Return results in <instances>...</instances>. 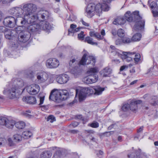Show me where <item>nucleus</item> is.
Returning a JSON list of instances; mask_svg holds the SVG:
<instances>
[{
    "instance_id": "6ab92c4d",
    "label": "nucleus",
    "mask_w": 158,
    "mask_h": 158,
    "mask_svg": "<svg viewBox=\"0 0 158 158\" xmlns=\"http://www.w3.org/2000/svg\"><path fill=\"white\" fill-rule=\"evenodd\" d=\"M17 89V88L15 87L9 89L6 91L10 98H13L15 97L16 94L18 92V90Z\"/></svg>"
},
{
    "instance_id": "13d9d810",
    "label": "nucleus",
    "mask_w": 158,
    "mask_h": 158,
    "mask_svg": "<svg viewBox=\"0 0 158 158\" xmlns=\"http://www.w3.org/2000/svg\"><path fill=\"white\" fill-rule=\"evenodd\" d=\"M31 113V112L30 110H27L26 112H24V115L26 117H28V118H30L31 117V115L28 113Z\"/></svg>"
},
{
    "instance_id": "3c124183",
    "label": "nucleus",
    "mask_w": 158,
    "mask_h": 158,
    "mask_svg": "<svg viewBox=\"0 0 158 158\" xmlns=\"http://www.w3.org/2000/svg\"><path fill=\"white\" fill-rule=\"evenodd\" d=\"M115 43L117 45H119L122 44L123 43L122 39H118L117 40L115 41Z\"/></svg>"
},
{
    "instance_id": "0eeeda50",
    "label": "nucleus",
    "mask_w": 158,
    "mask_h": 158,
    "mask_svg": "<svg viewBox=\"0 0 158 158\" xmlns=\"http://www.w3.org/2000/svg\"><path fill=\"white\" fill-rule=\"evenodd\" d=\"M76 96H78L80 101L85 99L87 96L94 95V89L87 87H79L75 90Z\"/></svg>"
},
{
    "instance_id": "c756f323",
    "label": "nucleus",
    "mask_w": 158,
    "mask_h": 158,
    "mask_svg": "<svg viewBox=\"0 0 158 158\" xmlns=\"http://www.w3.org/2000/svg\"><path fill=\"white\" fill-rule=\"evenodd\" d=\"M98 71V68L95 67L93 68H91L89 69L87 71V73L89 75H94V74H97Z\"/></svg>"
},
{
    "instance_id": "2eb2a0df",
    "label": "nucleus",
    "mask_w": 158,
    "mask_h": 158,
    "mask_svg": "<svg viewBox=\"0 0 158 158\" xmlns=\"http://www.w3.org/2000/svg\"><path fill=\"white\" fill-rule=\"evenodd\" d=\"M101 35L100 33L95 31H91L89 32V35L91 37H94L98 40H102L104 38V36L105 35V31L102 29L101 31Z\"/></svg>"
},
{
    "instance_id": "9d476101",
    "label": "nucleus",
    "mask_w": 158,
    "mask_h": 158,
    "mask_svg": "<svg viewBox=\"0 0 158 158\" xmlns=\"http://www.w3.org/2000/svg\"><path fill=\"white\" fill-rule=\"evenodd\" d=\"M28 30L29 32H21L19 34L18 36L19 41L22 43H25L30 38L31 34L34 33L31 32L28 29Z\"/></svg>"
},
{
    "instance_id": "ea45409f",
    "label": "nucleus",
    "mask_w": 158,
    "mask_h": 158,
    "mask_svg": "<svg viewBox=\"0 0 158 158\" xmlns=\"http://www.w3.org/2000/svg\"><path fill=\"white\" fill-rule=\"evenodd\" d=\"M118 35L120 37H123L124 36V32L122 29H119L118 30Z\"/></svg>"
},
{
    "instance_id": "c03bdc74",
    "label": "nucleus",
    "mask_w": 158,
    "mask_h": 158,
    "mask_svg": "<svg viewBox=\"0 0 158 158\" xmlns=\"http://www.w3.org/2000/svg\"><path fill=\"white\" fill-rule=\"evenodd\" d=\"M34 73L33 72H29L25 74V76L27 78L32 79L34 77Z\"/></svg>"
},
{
    "instance_id": "37998d69",
    "label": "nucleus",
    "mask_w": 158,
    "mask_h": 158,
    "mask_svg": "<svg viewBox=\"0 0 158 158\" xmlns=\"http://www.w3.org/2000/svg\"><path fill=\"white\" fill-rule=\"evenodd\" d=\"M123 43L128 44L131 42L132 41V39H131L127 37H125L122 38Z\"/></svg>"
},
{
    "instance_id": "f704fd0d",
    "label": "nucleus",
    "mask_w": 158,
    "mask_h": 158,
    "mask_svg": "<svg viewBox=\"0 0 158 158\" xmlns=\"http://www.w3.org/2000/svg\"><path fill=\"white\" fill-rule=\"evenodd\" d=\"M14 139L15 141L19 142L21 141L22 139V135H21L19 134H16L13 135Z\"/></svg>"
},
{
    "instance_id": "473e14b6",
    "label": "nucleus",
    "mask_w": 158,
    "mask_h": 158,
    "mask_svg": "<svg viewBox=\"0 0 158 158\" xmlns=\"http://www.w3.org/2000/svg\"><path fill=\"white\" fill-rule=\"evenodd\" d=\"M141 35L140 33H136L131 38L132 41H137L140 40L141 38Z\"/></svg>"
},
{
    "instance_id": "774afa93",
    "label": "nucleus",
    "mask_w": 158,
    "mask_h": 158,
    "mask_svg": "<svg viewBox=\"0 0 158 158\" xmlns=\"http://www.w3.org/2000/svg\"><path fill=\"white\" fill-rule=\"evenodd\" d=\"M115 125V124H112L111 125H110V126H109L108 128V130H111L114 127V126Z\"/></svg>"
},
{
    "instance_id": "de8ad7c7",
    "label": "nucleus",
    "mask_w": 158,
    "mask_h": 158,
    "mask_svg": "<svg viewBox=\"0 0 158 158\" xmlns=\"http://www.w3.org/2000/svg\"><path fill=\"white\" fill-rule=\"evenodd\" d=\"M84 32L82 31L80 34H78V37L79 40H84Z\"/></svg>"
},
{
    "instance_id": "bb28decb",
    "label": "nucleus",
    "mask_w": 158,
    "mask_h": 158,
    "mask_svg": "<svg viewBox=\"0 0 158 158\" xmlns=\"http://www.w3.org/2000/svg\"><path fill=\"white\" fill-rule=\"evenodd\" d=\"M23 138L24 139H27L30 138L32 135L31 132L28 131H23L22 134Z\"/></svg>"
},
{
    "instance_id": "680f3d73",
    "label": "nucleus",
    "mask_w": 158,
    "mask_h": 158,
    "mask_svg": "<svg viewBox=\"0 0 158 158\" xmlns=\"http://www.w3.org/2000/svg\"><path fill=\"white\" fill-rule=\"evenodd\" d=\"M128 67V65H123L120 68V71H122L124 70L125 69H127Z\"/></svg>"
},
{
    "instance_id": "f257e3e1",
    "label": "nucleus",
    "mask_w": 158,
    "mask_h": 158,
    "mask_svg": "<svg viewBox=\"0 0 158 158\" xmlns=\"http://www.w3.org/2000/svg\"><path fill=\"white\" fill-rule=\"evenodd\" d=\"M22 8L15 7L12 8L10 11V14L15 16L18 18H22L23 22L22 25H25L31 23L32 14L35 12L37 9L36 5L32 3H23Z\"/></svg>"
},
{
    "instance_id": "f03ea898",
    "label": "nucleus",
    "mask_w": 158,
    "mask_h": 158,
    "mask_svg": "<svg viewBox=\"0 0 158 158\" xmlns=\"http://www.w3.org/2000/svg\"><path fill=\"white\" fill-rule=\"evenodd\" d=\"M125 19L123 17H118L115 19L113 22L115 25H122L124 24L126 20L129 22H136L133 29L139 31L143 29L145 24V21L142 20L139 15V11H135L131 14L130 11H127L125 15Z\"/></svg>"
},
{
    "instance_id": "5fc2aeb1",
    "label": "nucleus",
    "mask_w": 158,
    "mask_h": 158,
    "mask_svg": "<svg viewBox=\"0 0 158 158\" xmlns=\"http://www.w3.org/2000/svg\"><path fill=\"white\" fill-rule=\"evenodd\" d=\"M7 31L6 28L4 26H0V32H5Z\"/></svg>"
},
{
    "instance_id": "dca6fc26",
    "label": "nucleus",
    "mask_w": 158,
    "mask_h": 158,
    "mask_svg": "<svg viewBox=\"0 0 158 158\" xmlns=\"http://www.w3.org/2000/svg\"><path fill=\"white\" fill-rule=\"evenodd\" d=\"M69 78V77L68 75L64 74L57 76L56 81L58 83L62 84L67 83Z\"/></svg>"
},
{
    "instance_id": "09e8293b",
    "label": "nucleus",
    "mask_w": 158,
    "mask_h": 158,
    "mask_svg": "<svg viewBox=\"0 0 158 158\" xmlns=\"http://www.w3.org/2000/svg\"><path fill=\"white\" fill-rule=\"evenodd\" d=\"M113 133V131H110L106 132L104 133H101V135L106 136H110V135Z\"/></svg>"
},
{
    "instance_id": "a878e982",
    "label": "nucleus",
    "mask_w": 158,
    "mask_h": 158,
    "mask_svg": "<svg viewBox=\"0 0 158 158\" xmlns=\"http://www.w3.org/2000/svg\"><path fill=\"white\" fill-rule=\"evenodd\" d=\"M87 61H88L87 62V64H91L92 65L94 66L95 63V59L94 56H89L87 57V60L85 59L86 62Z\"/></svg>"
},
{
    "instance_id": "4c0bfd02",
    "label": "nucleus",
    "mask_w": 158,
    "mask_h": 158,
    "mask_svg": "<svg viewBox=\"0 0 158 158\" xmlns=\"http://www.w3.org/2000/svg\"><path fill=\"white\" fill-rule=\"evenodd\" d=\"M91 78H90L89 75L84 77L83 79V81L86 84H90L92 83L91 81Z\"/></svg>"
},
{
    "instance_id": "4d7b16f0",
    "label": "nucleus",
    "mask_w": 158,
    "mask_h": 158,
    "mask_svg": "<svg viewBox=\"0 0 158 158\" xmlns=\"http://www.w3.org/2000/svg\"><path fill=\"white\" fill-rule=\"evenodd\" d=\"M89 139L91 142H95L97 143L98 141V139L92 136L89 137Z\"/></svg>"
},
{
    "instance_id": "39448f33",
    "label": "nucleus",
    "mask_w": 158,
    "mask_h": 158,
    "mask_svg": "<svg viewBox=\"0 0 158 158\" xmlns=\"http://www.w3.org/2000/svg\"><path fill=\"white\" fill-rule=\"evenodd\" d=\"M22 19L21 18L15 19L13 16H8L4 19L3 23L5 26L9 27H14L16 25L20 27H23L22 24H23L24 23L21 20Z\"/></svg>"
},
{
    "instance_id": "69168bd1",
    "label": "nucleus",
    "mask_w": 158,
    "mask_h": 158,
    "mask_svg": "<svg viewBox=\"0 0 158 158\" xmlns=\"http://www.w3.org/2000/svg\"><path fill=\"white\" fill-rule=\"evenodd\" d=\"M1 1L2 3L3 4H6L7 3H9L13 1L12 0H1L0 1Z\"/></svg>"
},
{
    "instance_id": "4468645a",
    "label": "nucleus",
    "mask_w": 158,
    "mask_h": 158,
    "mask_svg": "<svg viewBox=\"0 0 158 158\" xmlns=\"http://www.w3.org/2000/svg\"><path fill=\"white\" fill-rule=\"evenodd\" d=\"M48 75L44 72L40 71L36 74L37 81L38 83H42L46 81L48 78Z\"/></svg>"
},
{
    "instance_id": "7c9ffc66",
    "label": "nucleus",
    "mask_w": 158,
    "mask_h": 158,
    "mask_svg": "<svg viewBox=\"0 0 158 158\" xmlns=\"http://www.w3.org/2000/svg\"><path fill=\"white\" fill-rule=\"evenodd\" d=\"M85 41L92 45H98V43L93 41V39L89 36L85 37Z\"/></svg>"
},
{
    "instance_id": "f8f14e48",
    "label": "nucleus",
    "mask_w": 158,
    "mask_h": 158,
    "mask_svg": "<svg viewBox=\"0 0 158 158\" xmlns=\"http://www.w3.org/2000/svg\"><path fill=\"white\" fill-rule=\"evenodd\" d=\"M150 1H148V4L149 5L151 9V12L153 16L154 17H158V3L153 1L150 3Z\"/></svg>"
},
{
    "instance_id": "e433bc0d",
    "label": "nucleus",
    "mask_w": 158,
    "mask_h": 158,
    "mask_svg": "<svg viewBox=\"0 0 158 158\" xmlns=\"http://www.w3.org/2000/svg\"><path fill=\"white\" fill-rule=\"evenodd\" d=\"M8 121V119L3 117H0V124L5 125L6 122Z\"/></svg>"
},
{
    "instance_id": "0e129e2a",
    "label": "nucleus",
    "mask_w": 158,
    "mask_h": 158,
    "mask_svg": "<svg viewBox=\"0 0 158 158\" xmlns=\"http://www.w3.org/2000/svg\"><path fill=\"white\" fill-rule=\"evenodd\" d=\"M81 21L83 25L86 27L89 26V24L85 22L83 19L81 20Z\"/></svg>"
},
{
    "instance_id": "20e7f679",
    "label": "nucleus",
    "mask_w": 158,
    "mask_h": 158,
    "mask_svg": "<svg viewBox=\"0 0 158 158\" xmlns=\"http://www.w3.org/2000/svg\"><path fill=\"white\" fill-rule=\"evenodd\" d=\"M49 12L46 10H42L38 11L36 14L34 13L32 14L31 18V24L35 23L37 20L40 21V22L47 21L49 16Z\"/></svg>"
},
{
    "instance_id": "ddd939ff",
    "label": "nucleus",
    "mask_w": 158,
    "mask_h": 158,
    "mask_svg": "<svg viewBox=\"0 0 158 158\" xmlns=\"http://www.w3.org/2000/svg\"><path fill=\"white\" fill-rule=\"evenodd\" d=\"M109 9V7L107 4L98 3L95 5V12H96L99 15L102 13V10L108 11Z\"/></svg>"
},
{
    "instance_id": "338daca9",
    "label": "nucleus",
    "mask_w": 158,
    "mask_h": 158,
    "mask_svg": "<svg viewBox=\"0 0 158 158\" xmlns=\"http://www.w3.org/2000/svg\"><path fill=\"white\" fill-rule=\"evenodd\" d=\"M143 127L142 126L140 127L137 130V132L138 133H139L140 132H142V131L143 130Z\"/></svg>"
},
{
    "instance_id": "9b49d317",
    "label": "nucleus",
    "mask_w": 158,
    "mask_h": 158,
    "mask_svg": "<svg viewBox=\"0 0 158 158\" xmlns=\"http://www.w3.org/2000/svg\"><path fill=\"white\" fill-rule=\"evenodd\" d=\"M95 5L93 3L89 4L86 9V16L89 18H91L95 14Z\"/></svg>"
},
{
    "instance_id": "58836bf2",
    "label": "nucleus",
    "mask_w": 158,
    "mask_h": 158,
    "mask_svg": "<svg viewBox=\"0 0 158 158\" xmlns=\"http://www.w3.org/2000/svg\"><path fill=\"white\" fill-rule=\"evenodd\" d=\"M33 84L28 86L27 89V92L30 94L34 95L33 92Z\"/></svg>"
},
{
    "instance_id": "a19ab883",
    "label": "nucleus",
    "mask_w": 158,
    "mask_h": 158,
    "mask_svg": "<svg viewBox=\"0 0 158 158\" xmlns=\"http://www.w3.org/2000/svg\"><path fill=\"white\" fill-rule=\"evenodd\" d=\"M130 104L128 103L125 104L122 106V109L123 111H126L130 109Z\"/></svg>"
},
{
    "instance_id": "aec40b11",
    "label": "nucleus",
    "mask_w": 158,
    "mask_h": 158,
    "mask_svg": "<svg viewBox=\"0 0 158 158\" xmlns=\"http://www.w3.org/2000/svg\"><path fill=\"white\" fill-rule=\"evenodd\" d=\"M111 69L108 67H106L100 72V73L101 76L103 77H107L109 76L111 74Z\"/></svg>"
},
{
    "instance_id": "052dcab7",
    "label": "nucleus",
    "mask_w": 158,
    "mask_h": 158,
    "mask_svg": "<svg viewBox=\"0 0 158 158\" xmlns=\"http://www.w3.org/2000/svg\"><path fill=\"white\" fill-rule=\"evenodd\" d=\"M44 96L40 97V103H39V105H42L44 101Z\"/></svg>"
},
{
    "instance_id": "c85d7f7f",
    "label": "nucleus",
    "mask_w": 158,
    "mask_h": 158,
    "mask_svg": "<svg viewBox=\"0 0 158 158\" xmlns=\"http://www.w3.org/2000/svg\"><path fill=\"white\" fill-rule=\"evenodd\" d=\"M16 127L19 129H22L24 128L25 126V123L22 121L15 122V124Z\"/></svg>"
},
{
    "instance_id": "b1692460",
    "label": "nucleus",
    "mask_w": 158,
    "mask_h": 158,
    "mask_svg": "<svg viewBox=\"0 0 158 158\" xmlns=\"http://www.w3.org/2000/svg\"><path fill=\"white\" fill-rule=\"evenodd\" d=\"M77 26L76 24H71L70 28L68 30L69 35L70 33H74L80 30V27L77 28Z\"/></svg>"
},
{
    "instance_id": "6e6d98bb",
    "label": "nucleus",
    "mask_w": 158,
    "mask_h": 158,
    "mask_svg": "<svg viewBox=\"0 0 158 158\" xmlns=\"http://www.w3.org/2000/svg\"><path fill=\"white\" fill-rule=\"evenodd\" d=\"M5 36L6 39L9 40L13 39V38H14V37L12 36L11 33L6 34Z\"/></svg>"
},
{
    "instance_id": "a211bd4d",
    "label": "nucleus",
    "mask_w": 158,
    "mask_h": 158,
    "mask_svg": "<svg viewBox=\"0 0 158 158\" xmlns=\"http://www.w3.org/2000/svg\"><path fill=\"white\" fill-rule=\"evenodd\" d=\"M142 102V101L140 100H132L130 102V110L132 111L135 113L138 109V104H141Z\"/></svg>"
},
{
    "instance_id": "423d86ee",
    "label": "nucleus",
    "mask_w": 158,
    "mask_h": 158,
    "mask_svg": "<svg viewBox=\"0 0 158 158\" xmlns=\"http://www.w3.org/2000/svg\"><path fill=\"white\" fill-rule=\"evenodd\" d=\"M51 28V26L47 21H44L40 22V24L34 23L31 24L28 27V29L32 32H36L40 29L44 30H49Z\"/></svg>"
},
{
    "instance_id": "2f4dec72",
    "label": "nucleus",
    "mask_w": 158,
    "mask_h": 158,
    "mask_svg": "<svg viewBox=\"0 0 158 158\" xmlns=\"http://www.w3.org/2000/svg\"><path fill=\"white\" fill-rule=\"evenodd\" d=\"M15 124V121L13 120H9L7 121L5 126L6 127L9 128H12Z\"/></svg>"
},
{
    "instance_id": "5701e85b",
    "label": "nucleus",
    "mask_w": 158,
    "mask_h": 158,
    "mask_svg": "<svg viewBox=\"0 0 158 158\" xmlns=\"http://www.w3.org/2000/svg\"><path fill=\"white\" fill-rule=\"evenodd\" d=\"M23 101L27 102L28 103L34 104L36 103L35 98L33 96H29L27 97L23 98Z\"/></svg>"
},
{
    "instance_id": "cd10ccee",
    "label": "nucleus",
    "mask_w": 158,
    "mask_h": 158,
    "mask_svg": "<svg viewBox=\"0 0 158 158\" xmlns=\"http://www.w3.org/2000/svg\"><path fill=\"white\" fill-rule=\"evenodd\" d=\"M52 156L51 153L49 151H45L41 155V158H50Z\"/></svg>"
},
{
    "instance_id": "864d4df0",
    "label": "nucleus",
    "mask_w": 158,
    "mask_h": 158,
    "mask_svg": "<svg viewBox=\"0 0 158 158\" xmlns=\"http://www.w3.org/2000/svg\"><path fill=\"white\" fill-rule=\"evenodd\" d=\"M157 111L156 109H155L153 111H150V113L151 115H153L154 117H156L157 116Z\"/></svg>"
},
{
    "instance_id": "79ce46f5",
    "label": "nucleus",
    "mask_w": 158,
    "mask_h": 158,
    "mask_svg": "<svg viewBox=\"0 0 158 158\" xmlns=\"http://www.w3.org/2000/svg\"><path fill=\"white\" fill-rule=\"evenodd\" d=\"M111 33L113 36V37H112L113 39L115 37L117 36L118 31H117L116 29H112L111 31Z\"/></svg>"
},
{
    "instance_id": "6e6552de",
    "label": "nucleus",
    "mask_w": 158,
    "mask_h": 158,
    "mask_svg": "<svg viewBox=\"0 0 158 158\" xmlns=\"http://www.w3.org/2000/svg\"><path fill=\"white\" fill-rule=\"evenodd\" d=\"M87 56V54L85 53L84 54L81 60L79 62L74 59L70 60L69 65L72 68L76 69V67L77 65H84L86 64L85 58Z\"/></svg>"
},
{
    "instance_id": "e2e57ef3",
    "label": "nucleus",
    "mask_w": 158,
    "mask_h": 158,
    "mask_svg": "<svg viewBox=\"0 0 158 158\" xmlns=\"http://www.w3.org/2000/svg\"><path fill=\"white\" fill-rule=\"evenodd\" d=\"M79 123L76 122H74L70 124V125H72L73 127H76L78 125Z\"/></svg>"
},
{
    "instance_id": "f3484780",
    "label": "nucleus",
    "mask_w": 158,
    "mask_h": 158,
    "mask_svg": "<svg viewBox=\"0 0 158 158\" xmlns=\"http://www.w3.org/2000/svg\"><path fill=\"white\" fill-rule=\"evenodd\" d=\"M128 157L131 158H148L147 155L144 153H141V150L139 149L135 153H132L131 154L128 155Z\"/></svg>"
},
{
    "instance_id": "7ed1b4c3",
    "label": "nucleus",
    "mask_w": 158,
    "mask_h": 158,
    "mask_svg": "<svg viewBox=\"0 0 158 158\" xmlns=\"http://www.w3.org/2000/svg\"><path fill=\"white\" fill-rule=\"evenodd\" d=\"M69 96V93L66 90H63L61 92H55L52 90L51 92L49 99L55 102L60 103L66 100Z\"/></svg>"
},
{
    "instance_id": "393cba45",
    "label": "nucleus",
    "mask_w": 158,
    "mask_h": 158,
    "mask_svg": "<svg viewBox=\"0 0 158 158\" xmlns=\"http://www.w3.org/2000/svg\"><path fill=\"white\" fill-rule=\"evenodd\" d=\"M158 102V97L156 96H151L150 103L151 105L153 106H156L157 105Z\"/></svg>"
},
{
    "instance_id": "8fccbe9b",
    "label": "nucleus",
    "mask_w": 158,
    "mask_h": 158,
    "mask_svg": "<svg viewBox=\"0 0 158 158\" xmlns=\"http://www.w3.org/2000/svg\"><path fill=\"white\" fill-rule=\"evenodd\" d=\"M90 126L93 128H97L99 127V123L97 122H94L90 124Z\"/></svg>"
},
{
    "instance_id": "1a4fd4ad",
    "label": "nucleus",
    "mask_w": 158,
    "mask_h": 158,
    "mask_svg": "<svg viewBox=\"0 0 158 158\" xmlns=\"http://www.w3.org/2000/svg\"><path fill=\"white\" fill-rule=\"evenodd\" d=\"M60 63L58 60L56 58H49L46 62L47 67L48 69H55L59 65Z\"/></svg>"
},
{
    "instance_id": "49530a36",
    "label": "nucleus",
    "mask_w": 158,
    "mask_h": 158,
    "mask_svg": "<svg viewBox=\"0 0 158 158\" xmlns=\"http://www.w3.org/2000/svg\"><path fill=\"white\" fill-rule=\"evenodd\" d=\"M135 54V57L134 58V60L135 62H138L140 60V56L139 54L138 53L136 54L135 53L134 55Z\"/></svg>"
},
{
    "instance_id": "bf43d9fd",
    "label": "nucleus",
    "mask_w": 158,
    "mask_h": 158,
    "mask_svg": "<svg viewBox=\"0 0 158 158\" xmlns=\"http://www.w3.org/2000/svg\"><path fill=\"white\" fill-rule=\"evenodd\" d=\"M7 141L8 144L10 146H11L13 145V142L10 138H9L8 139Z\"/></svg>"
},
{
    "instance_id": "c9c22d12",
    "label": "nucleus",
    "mask_w": 158,
    "mask_h": 158,
    "mask_svg": "<svg viewBox=\"0 0 158 158\" xmlns=\"http://www.w3.org/2000/svg\"><path fill=\"white\" fill-rule=\"evenodd\" d=\"M90 78H91V81L92 83L96 82L98 79V76L97 74L94 75H89Z\"/></svg>"
},
{
    "instance_id": "603ef678",
    "label": "nucleus",
    "mask_w": 158,
    "mask_h": 158,
    "mask_svg": "<svg viewBox=\"0 0 158 158\" xmlns=\"http://www.w3.org/2000/svg\"><path fill=\"white\" fill-rule=\"evenodd\" d=\"M6 142V140L3 138H0V146L5 144Z\"/></svg>"
},
{
    "instance_id": "72a5a7b5",
    "label": "nucleus",
    "mask_w": 158,
    "mask_h": 158,
    "mask_svg": "<svg viewBox=\"0 0 158 158\" xmlns=\"http://www.w3.org/2000/svg\"><path fill=\"white\" fill-rule=\"evenodd\" d=\"M33 89L32 90H33L32 93H33V94H36L39 92L40 87L38 84H33Z\"/></svg>"
},
{
    "instance_id": "a18cd8bd",
    "label": "nucleus",
    "mask_w": 158,
    "mask_h": 158,
    "mask_svg": "<svg viewBox=\"0 0 158 158\" xmlns=\"http://www.w3.org/2000/svg\"><path fill=\"white\" fill-rule=\"evenodd\" d=\"M56 120L55 117L52 115H49L47 118V121H49L50 123H52Z\"/></svg>"
},
{
    "instance_id": "412c9836",
    "label": "nucleus",
    "mask_w": 158,
    "mask_h": 158,
    "mask_svg": "<svg viewBox=\"0 0 158 158\" xmlns=\"http://www.w3.org/2000/svg\"><path fill=\"white\" fill-rule=\"evenodd\" d=\"M105 90V88L99 85L95 86L94 88V95L98 96L101 95Z\"/></svg>"
},
{
    "instance_id": "4be33fe9",
    "label": "nucleus",
    "mask_w": 158,
    "mask_h": 158,
    "mask_svg": "<svg viewBox=\"0 0 158 158\" xmlns=\"http://www.w3.org/2000/svg\"><path fill=\"white\" fill-rule=\"evenodd\" d=\"M123 54L125 56V61L130 62L132 60L133 58V55L135 54L134 52H123Z\"/></svg>"
}]
</instances>
